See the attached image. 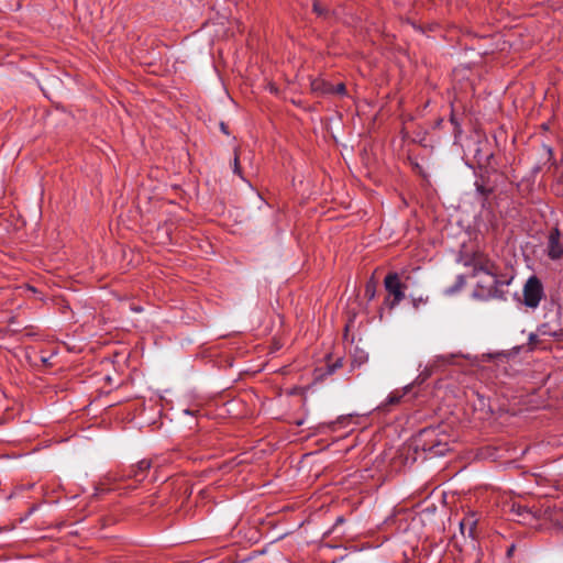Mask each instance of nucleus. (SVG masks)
Instances as JSON below:
<instances>
[{
  "label": "nucleus",
  "mask_w": 563,
  "mask_h": 563,
  "mask_svg": "<svg viewBox=\"0 0 563 563\" xmlns=\"http://www.w3.org/2000/svg\"><path fill=\"white\" fill-rule=\"evenodd\" d=\"M464 265L473 267V276L482 272L489 277L490 282L488 283L486 292L482 294L483 296L489 298H498L500 296L498 287L503 285V283L498 279V267L486 254L483 252H474L472 256L465 261Z\"/></svg>",
  "instance_id": "f257e3e1"
},
{
  "label": "nucleus",
  "mask_w": 563,
  "mask_h": 563,
  "mask_svg": "<svg viewBox=\"0 0 563 563\" xmlns=\"http://www.w3.org/2000/svg\"><path fill=\"white\" fill-rule=\"evenodd\" d=\"M410 279L411 276L407 272H401L400 274L391 272L386 275L384 286L389 297L386 298L385 303L389 308L393 309L405 299V290Z\"/></svg>",
  "instance_id": "f03ea898"
},
{
  "label": "nucleus",
  "mask_w": 563,
  "mask_h": 563,
  "mask_svg": "<svg viewBox=\"0 0 563 563\" xmlns=\"http://www.w3.org/2000/svg\"><path fill=\"white\" fill-rule=\"evenodd\" d=\"M523 303L529 308H537L543 298V285L537 276L528 278L523 286Z\"/></svg>",
  "instance_id": "7ed1b4c3"
},
{
  "label": "nucleus",
  "mask_w": 563,
  "mask_h": 563,
  "mask_svg": "<svg viewBox=\"0 0 563 563\" xmlns=\"http://www.w3.org/2000/svg\"><path fill=\"white\" fill-rule=\"evenodd\" d=\"M152 466H154L153 460L143 459L135 465L130 466L128 471H124L120 479H134L136 483H141L145 479Z\"/></svg>",
  "instance_id": "20e7f679"
},
{
  "label": "nucleus",
  "mask_w": 563,
  "mask_h": 563,
  "mask_svg": "<svg viewBox=\"0 0 563 563\" xmlns=\"http://www.w3.org/2000/svg\"><path fill=\"white\" fill-rule=\"evenodd\" d=\"M548 256L553 260H561L563 257V244L561 242V233L558 228H553L548 238L547 245Z\"/></svg>",
  "instance_id": "39448f33"
},
{
  "label": "nucleus",
  "mask_w": 563,
  "mask_h": 563,
  "mask_svg": "<svg viewBox=\"0 0 563 563\" xmlns=\"http://www.w3.org/2000/svg\"><path fill=\"white\" fill-rule=\"evenodd\" d=\"M478 519L474 512H468L460 522V532L463 537L472 540L476 539V528Z\"/></svg>",
  "instance_id": "423d86ee"
},
{
  "label": "nucleus",
  "mask_w": 563,
  "mask_h": 563,
  "mask_svg": "<svg viewBox=\"0 0 563 563\" xmlns=\"http://www.w3.org/2000/svg\"><path fill=\"white\" fill-rule=\"evenodd\" d=\"M423 450L433 453L434 455H443L446 451H449V446L446 443H442L441 441L426 440L423 444Z\"/></svg>",
  "instance_id": "0eeeda50"
},
{
  "label": "nucleus",
  "mask_w": 563,
  "mask_h": 563,
  "mask_svg": "<svg viewBox=\"0 0 563 563\" xmlns=\"http://www.w3.org/2000/svg\"><path fill=\"white\" fill-rule=\"evenodd\" d=\"M412 385L413 384H409L406 387H404L401 390H394L393 393H390L388 398H387L386 404H384L383 407L394 406V405L399 404L401 398L411 390Z\"/></svg>",
  "instance_id": "6e6552de"
},
{
  "label": "nucleus",
  "mask_w": 563,
  "mask_h": 563,
  "mask_svg": "<svg viewBox=\"0 0 563 563\" xmlns=\"http://www.w3.org/2000/svg\"><path fill=\"white\" fill-rule=\"evenodd\" d=\"M333 89V85L321 80V79H313L311 81V90L313 92H318L321 95L331 93Z\"/></svg>",
  "instance_id": "1a4fd4ad"
},
{
  "label": "nucleus",
  "mask_w": 563,
  "mask_h": 563,
  "mask_svg": "<svg viewBox=\"0 0 563 563\" xmlns=\"http://www.w3.org/2000/svg\"><path fill=\"white\" fill-rule=\"evenodd\" d=\"M511 511L518 517V520H528L530 518H534L531 510L522 505H512Z\"/></svg>",
  "instance_id": "9d476101"
},
{
  "label": "nucleus",
  "mask_w": 563,
  "mask_h": 563,
  "mask_svg": "<svg viewBox=\"0 0 563 563\" xmlns=\"http://www.w3.org/2000/svg\"><path fill=\"white\" fill-rule=\"evenodd\" d=\"M475 187H476V191L484 198L486 199L493 191V188L492 187H487L484 183V180L482 179V181H476L475 183Z\"/></svg>",
  "instance_id": "9b49d317"
},
{
  "label": "nucleus",
  "mask_w": 563,
  "mask_h": 563,
  "mask_svg": "<svg viewBox=\"0 0 563 563\" xmlns=\"http://www.w3.org/2000/svg\"><path fill=\"white\" fill-rule=\"evenodd\" d=\"M365 296L371 300L375 296V284L373 282H368L365 286Z\"/></svg>",
  "instance_id": "f8f14e48"
},
{
  "label": "nucleus",
  "mask_w": 563,
  "mask_h": 563,
  "mask_svg": "<svg viewBox=\"0 0 563 563\" xmlns=\"http://www.w3.org/2000/svg\"><path fill=\"white\" fill-rule=\"evenodd\" d=\"M233 173L239 175V176H242L241 175V167H240V159H239L238 150L234 151Z\"/></svg>",
  "instance_id": "ddd939ff"
},
{
  "label": "nucleus",
  "mask_w": 563,
  "mask_h": 563,
  "mask_svg": "<svg viewBox=\"0 0 563 563\" xmlns=\"http://www.w3.org/2000/svg\"><path fill=\"white\" fill-rule=\"evenodd\" d=\"M331 93L344 95L345 93V85L339 84L336 86H333Z\"/></svg>",
  "instance_id": "4468645a"
},
{
  "label": "nucleus",
  "mask_w": 563,
  "mask_h": 563,
  "mask_svg": "<svg viewBox=\"0 0 563 563\" xmlns=\"http://www.w3.org/2000/svg\"><path fill=\"white\" fill-rule=\"evenodd\" d=\"M411 299H412V305L416 309H418L421 303H424L427 301V299H423L422 296H419V297L411 296Z\"/></svg>",
  "instance_id": "2eb2a0df"
},
{
  "label": "nucleus",
  "mask_w": 563,
  "mask_h": 563,
  "mask_svg": "<svg viewBox=\"0 0 563 563\" xmlns=\"http://www.w3.org/2000/svg\"><path fill=\"white\" fill-rule=\"evenodd\" d=\"M341 366H342V362H341V360H338V361L333 364V366L331 367L330 372H331V373H333V372L335 371V368H339V367H341Z\"/></svg>",
  "instance_id": "dca6fc26"
},
{
  "label": "nucleus",
  "mask_w": 563,
  "mask_h": 563,
  "mask_svg": "<svg viewBox=\"0 0 563 563\" xmlns=\"http://www.w3.org/2000/svg\"><path fill=\"white\" fill-rule=\"evenodd\" d=\"M465 283L464 277L462 275L459 276V284L463 285Z\"/></svg>",
  "instance_id": "f3484780"
},
{
  "label": "nucleus",
  "mask_w": 563,
  "mask_h": 563,
  "mask_svg": "<svg viewBox=\"0 0 563 563\" xmlns=\"http://www.w3.org/2000/svg\"><path fill=\"white\" fill-rule=\"evenodd\" d=\"M431 433H433V431H427V430H424V431L422 432V434H424V435H430Z\"/></svg>",
  "instance_id": "a211bd4d"
},
{
  "label": "nucleus",
  "mask_w": 563,
  "mask_h": 563,
  "mask_svg": "<svg viewBox=\"0 0 563 563\" xmlns=\"http://www.w3.org/2000/svg\"><path fill=\"white\" fill-rule=\"evenodd\" d=\"M514 551V545L510 547V549L508 550V555H510Z\"/></svg>",
  "instance_id": "6ab92c4d"
},
{
  "label": "nucleus",
  "mask_w": 563,
  "mask_h": 563,
  "mask_svg": "<svg viewBox=\"0 0 563 563\" xmlns=\"http://www.w3.org/2000/svg\"><path fill=\"white\" fill-rule=\"evenodd\" d=\"M536 340V334H530V341H534Z\"/></svg>",
  "instance_id": "aec40b11"
},
{
  "label": "nucleus",
  "mask_w": 563,
  "mask_h": 563,
  "mask_svg": "<svg viewBox=\"0 0 563 563\" xmlns=\"http://www.w3.org/2000/svg\"><path fill=\"white\" fill-rule=\"evenodd\" d=\"M427 376H428V375H426L424 377H422V378L419 380V383L424 382V378H426Z\"/></svg>",
  "instance_id": "412c9836"
},
{
  "label": "nucleus",
  "mask_w": 563,
  "mask_h": 563,
  "mask_svg": "<svg viewBox=\"0 0 563 563\" xmlns=\"http://www.w3.org/2000/svg\"><path fill=\"white\" fill-rule=\"evenodd\" d=\"M221 129H222V131H225V128H224L223 123L221 124Z\"/></svg>",
  "instance_id": "4be33fe9"
}]
</instances>
